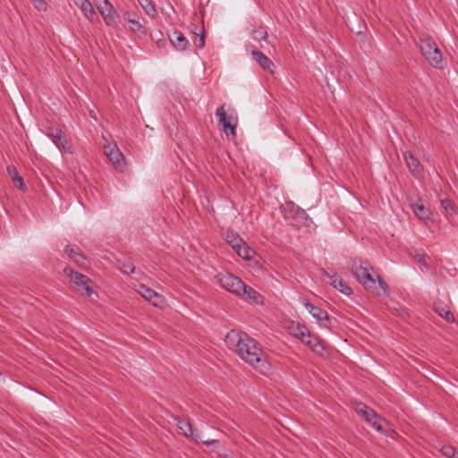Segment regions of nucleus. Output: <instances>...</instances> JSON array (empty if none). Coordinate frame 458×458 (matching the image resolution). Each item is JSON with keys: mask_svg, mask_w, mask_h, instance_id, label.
I'll list each match as a JSON object with an SVG mask.
<instances>
[{"mask_svg": "<svg viewBox=\"0 0 458 458\" xmlns=\"http://www.w3.org/2000/svg\"><path fill=\"white\" fill-rule=\"evenodd\" d=\"M225 343L230 350L260 374L267 375L271 372V364L259 344L248 334L233 329L226 334Z\"/></svg>", "mask_w": 458, "mask_h": 458, "instance_id": "1", "label": "nucleus"}, {"mask_svg": "<svg viewBox=\"0 0 458 458\" xmlns=\"http://www.w3.org/2000/svg\"><path fill=\"white\" fill-rule=\"evenodd\" d=\"M351 270L357 280L366 288H372L376 284V279L371 276L372 267L368 261L354 259L351 261Z\"/></svg>", "mask_w": 458, "mask_h": 458, "instance_id": "2", "label": "nucleus"}, {"mask_svg": "<svg viewBox=\"0 0 458 458\" xmlns=\"http://www.w3.org/2000/svg\"><path fill=\"white\" fill-rule=\"evenodd\" d=\"M420 52L427 61L433 67L441 68L443 64V55L437 44L432 38H427L420 39Z\"/></svg>", "mask_w": 458, "mask_h": 458, "instance_id": "3", "label": "nucleus"}, {"mask_svg": "<svg viewBox=\"0 0 458 458\" xmlns=\"http://www.w3.org/2000/svg\"><path fill=\"white\" fill-rule=\"evenodd\" d=\"M216 116L218 123L223 126L225 133L228 135H235V130L237 126V116L234 114V111L227 114L225 110V105L220 106L216 111Z\"/></svg>", "mask_w": 458, "mask_h": 458, "instance_id": "4", "label": "nucleus"}, {"mask_svg": "<svg viewBox=\"0 0 458 458\" xmlns=\"http://www.w3.org/2000/svg\"><path fill=\"white\" fill-rule=\"evenodd\" d=\"M174 420L176 422L178 428L186 437H189L194 440L195 442H201L208 446L217 442L216 439H203L201 437V435L193 428L192 425L190 423L189 420L179 416L174 417Z\"/></svg>", "mask_w": 458, "mask_h": 458, "instance_id": "5", "label": "nucleus"}, {"mask_svg": "<svg viewBox=\"0 0 458 458\" xmlns=\"http://www.w3.org/2000/svg\"><path fill=\"white\" fill-rule=\"evenodd\" d=\"M216 277L218 284L222 288L233 294L242 296V290L244 289V283L240 277L230 273H220Z\"/></svg>", "mask_w": 458, "mask_h": 458, "instance_id": "6", "label": "nucleus"}, {"mask_svg": "<svg viewBox=\"0 0 458 458\" xmlns=\"http://www.w3.org/2000/svg\"><path fill=\"white\" fill-rule=\"evenodd\" d=\"M64 274L70 277L71 282L78 287L77 291L82 295L90 296L93 293V290L89 286L90 280L87 276L74 271L70 267H65Z\"/></svg>", "mask_w": 458, "mask_h": 458, "instance_id": "7", "label": "nucleus"}, {"mask_svg": "<svg viewBox=\"0 0 458 458\" xmlns=\"http://www.w3.org/2000/svg\"><path fill=\"white\" fill-rule=\"evenodd\" d=\"M96 6L102 15L105 23L107 26L114 27L117 25L119 15L113 4L108 0H95Z\"/></svg>", "mask_w": 458, "mask_h": 458, "instance_id": "8", "label": "nucleus"}, {"mask_svg": "<svg viewBox=\"0 0 458 458\" xmlns=\"http://www.w3.org/2000/svg\"><path fill=\"white\" fill-rule=\"evenodd\" d=\"M104 152L114 165V167L123 172L125 168V161L123 153L117 148L116 145H106L104 147Z\"/></svg>", "mask_w": 458, "mask_h": 458, "instance_id": "9", "label": "nucleus"}, {"mask_svg": "<svg viewBox=\"0 0 458 458\" xmlns=\"http://www.w3.org/2000/svg\"><path fill=\"white\" fill-rule=\"evenodd\" d=\"M136 291L154 307L160 308L165 303V298L161 294L144 284H139Z\"/></svg>", "mask_w": 458, "mask_h": 458, "instance_id": "10", "label": "nucleus"}, {"mask_svg": "<svg viewBox=\"0 0 458 458\" xmlns=\"http://www.w3.org/2000/svg\"><path fill=\"white\" fill-rule=\"evenodd\" d=\"M301 343L308 345L312 352L319 356L324 357L328 354L324 341H322L318 336L312 335L310 331L308 332L305 340L301 341Z\"/></svg>", "mask_w": 458, "mask_h": 458, "instance_id": "11", "label": "nucleus"}, {"mask_svg": "<svg viewBox=\"0 0 458 458\" xmlns=\"http://www.w3.org/2000/svg\"><path fill=\"white\" fill-rule=\"evenodd\" d=\"M305 307L310 315L316 318L320 327L329 328L331 318L326 310L311 303H306Z\"/></svg>", "mask_w": 458, "mask_h": 458, "instance_id": "12", "label": "nucleus"}, {"mask_svg": "<svg viewBox=\"0 0 458 458\" xmlns=\"http://www.w3.org/2000/svg\"><path fill=\"white\" fill-rule=\"evenodd\" d=\"M246 50L250 51L252 55V58L265 70L271 73H273V68L275 67L273 62L265 55L259 50H257L255 47L251 44L246 47Z\"/></svg>", "mask_w": 458, "mask_h": 458, "instance_id": "13", "label": "nucleus"}, {"mask_svg": "<svg viewBox=\"0 0 458 458\" xmlns=\"http://www.w3.org/2000/svg\"><path fill=\"white\" fill-rule=\"evenodd\" d=\"M404 160L407 167L414 177L420 178L422 176L423 167L411 152L409 151L404 153Z\"/></svg>", "mask_w": 458, "mask_h": 458, "instance_id": "14", "label": "nucleus"}, {"mask_svg": "<svg viewBox=\"0 0 458 458\" xmlns=\"http://www.w3.org/2000/svg\"><path fill=\"white\" fill-rule=\"evenodd\" d=\"M434 310L446 322L454 323L455 321L454 313L450 310L448 305L444 301L439 300L436 301L434 302Z\"/></svg>", "mask_w": 458, "mask_h": 458, "instance_id": "15", "label": "nucleus"}, {"mask_svg": "<svg viewBox=\"0 0 458 458\" xmlns=\"http://www.w3.org/2000/svg\"><path fill=\"white\" fill-rule=\"evenodd\" d=\"M287 329L290 335L298 338L301 342L305 340L310 331L306 326L296 321H291L287 326Z\"/></svg>", "mask_w": 458, "mask_h": 458, "instance_id": "16", "label": "nucleus"}, {"mask_svg": "<svg viewBox=\"0 0 458 458\" xmlns=\"http://www.w3.org/2000/svg\"><path fill=\"white\" fill-rule=\"evenodd\" d=\"M169 39L174 48L180 51L186 50L189 46L188 39L178 30L173 31L169 36Z\"/></svg>", "mask_w": 458, "mask_h": 458, "instance_id": "17", "label": "nucleus"}, {"mask_svg": "<svg viewBox=\"0 0 458 458\" xmlns=\"http://www.w3.org/2000/svg\"><path fill=\"white\" fill-rule=\"evenodd\" d=\"M410 207L419 219L428 220L430 218V210L422 204L420 199L416 202H411Z\"/></svg>", "mask_w": 458, "mask_h": 458, "instance_id": "18", "label": "nucleus"}, {"mask_svg": "<svg viewBox=\"0 0 458 458\" xmlns=\"http://www.w3.org/2000/svg\"><path fill=\"white\" fill-rule=\"evenodd\" d=\"M75 4L81 8V12L88 20H95L97 14L92 4L89 0H76Z\"/></svg>", "mask_w": 458, "mask_h": 458, "instance_id": "19", "label": "nucleus"}, {"mask_svg": "<svg viewBox=\"0 0 458 458\" xmlns=\"http://www.w3.org/2000/svg\"><path fill=\"white\" fill-rule=\"evenodd\" d=\"M320 274H321L323 280L326 283L329 284L334 288L336 287V285L338 284V280H341V276L333 269H328V270L322 269L320 271Z\"/></svg>", "mask_w": 458, "mask_h": 458, "instance_id": "20", "label": "nucleus"}, {"mask_svg": "<svg viewBox=\"0 0 458 458\" xmlns=\"http://www.w3.org/2000/svg\"><path fill=\"white\" fill-rule=\"evenodd\" d=\"M125 20L130 23V30L132 32L138 33L141 36H145L147 34L145 27L138 20L131 18L129 13H127Z\"/></svg>", "mask_w": 458, "mask_h": 458, "instance_id": "21", "label": "nucleus"}, {"mask_svg": "<svg viewBox=\"0 0 458 458\" xmlns=\"http://www.w3.org/2000/svg\"><path fill=\"white\" fill-rule=\"evenodd\" d=\"M7 173L16 184V187L20 190H24L23 179L20 176L17 168L14 165H9L7 166Z\"/></svg>", "mask_w": 458, "mask_h": 458, "instance_id": "22", "label": "nucleus"}, {"mask_svg": "<svg viewBox=\"0 0 458 458\" xmlns=\"http://www.w3.org/2000/svg\"><path fill=\"white\" fill-rule=\"evenodd\" d=\"M241 297H245V299L251 301L254 303H259L261 299V295L256 290L247 286L245 284L244 289L242 290Z\"/></svg>", "mask_w": 458, "mask_h": 458, "instance_id": "23", "label": "nucleus"}, {"mask_svg": "<svg viewBox=\"0 0 458 458\" xmlns=\"http://www.w3.org/2000/svg\"><path fill=\"white\" fill-rule=\"evenodd\" d=\"M138 2L148 16L150 18L157 16V11L152 0H138Z\"/></svg>", "mask_w": 458, "mask_h": 458, "instance_id": "24", "label": "nucleus"}, {"mask_svg": "<svg viewBox=\"0 0 458 458\" xmlns=\"http://www.w3.org/2000/svg\"><path fill=\"white\" fill-rule=\"evenodd\" d=\"M55 145L61 150L65 153L72 154V147L70 141L65 138L64 133L60 135V139H56L54 141Z\"/></svg>", "mask_w": 458, "mask_h": 458, "instance_id": "25", "label": "nucleus"}, {"mask_svg": "<svg viewBox=\"0 0 458 458\" xmlns=\"http://www.w3.org/2000/svg\"><path fill=\"white\" fill-rule=\"evenodd\" d=\"M226 242L235 250L239 246L244 242L238 233L233 232H227L225 234Z\"/></svg>", "mask_w": 458, "mask_h": 458, "instance_id": "26", "label": "nucleus"}, {"mask_svg": "<svg viewBox=\"0 0 458 458\" xmlns=\"http://www.w3.org/2000/svg\"><path fill=\"white\" fill-rule=\"evenodd\" d=\"M235 251L237 252V254L242 258L243 259H246V260H250L254 255V250L252 249H250L247 244L246 242H242L239 248H237L235 250Z\"/></svg>", "mask_w": 458, "mask_h": 458, "instance_id": "27", "label": "nucleus"}, {"mask_svg": "<svg viewBox=\"0 0 458 458\" xmlns=\"http://www.w3.org/2000/svg\"><path fill=\"white\" fill-rule=\"evenodd\" d=\"M251 35L254 40L257 41H267L268 38L267 30L263 26H258L252 29Z\"/></svg>", "mask_w": 458, "mask_h": 458, "instance_id": "28", "label": "nucleus"}, {"mask_svg": "<svg viewBox=\"0 0 458 458\" xmlns=\"http://www.w3.org/2000/svg\"><path fill=\"white\" fill-rule=\"evenodd\" d=\"M355 411L359 415L362 416L365 420L371 417L375 418V411L361 403L356 405Z\"/></svg>", "mask_w": 458, "mask_h": 458, "instance_id": "29", "label": "nucleus"}, {"mask_svg": "<svg viewBox=\"0 0 458 458\" xmlns=\"http://www.w3.org/2000/svg\"><path fill=\"white\" fill-rule=\"evenodd\" d=\"M441 207L445 210V214L446 217H452L455 215V208L454 204L448 199H441Z\"/></svg>", "mask_w": 458, "mask_h": 458, "instance_id": "30", "label": "nucleus"}, {"mask_svg": "<svg viewBox=\"0 0 458 458\" xmlns=\"http://www.w3.org/2000/svg\"><path fill=\"white\" fill-rule=\"evenodd\" d=\"M64 252L68 255V257L77 264H81V260L84 259V257L75 250L73 248L70 246H66L64 249Z\"/></svg>", "mask_w": 458, "mask_h": 458, "instance_id": "31", "label": "nucleus"}, {"mask_svg": "<svg viewBox=\"0 0 458 458\" xmlns=\"http://www.w3.org/2000/svg\"><path fill=\"white\" fill-rule=\"evenodd\" d=\"M412 257L414 259L420 263L426 270H428L430 268V266L427 262V256L425 253L416 250L413 252H411Z\"/></svg>", "mask_w": 458, "mask_h": 458, "instance_id": "32", "label": "nucleus"}, {"mask_svg": "<svg viewBox=\"0 0 458 458\" xmlns=\"http://www.w3.org/2000/svg\"><path fill=\"white\" fill-rule=\"evenodd\" d=\"M368 423H369L375 429L381 432L383 430L382 423L385 422V420L377 415L375 411V418L371 417L366 420Z\"/></svg>", "mask_w": 458, "mask_h": 458, "instance_id": "33", "label": "nucleus"}, {"mask_svg": "<svg viewBox=\"0 0 458 458\" xmlns=\"http://www.w3.org/2000/svg\"><path fill=\"white\" fill-rule=\"evenodd\" d=\"M63 133L62 130L57 127V126H55L53 124H50L48 126L46 127V134L51 138L53 140V142L56 140V139H60V135Z\"/></svg>", "mask_w": 458, "mask_h": 458, "instance_id": "34", "label": "nucleus"}, {"mask_svg": "<svg viewBox=\"0 0 458 458\" xmlns=\"http://www.w3.org/2000/svg\"><path fill=\"white\" fill-rule=\"evenodd\" d=\"M335 289L347 296H350L352 293V289L342 278L341 280H338Z\"/></svg>", "mask_w": 458, "mask_h": 458, "instance_id": "35", "label": "nucleus"}, {"mask_svg": "<svg viewBox=\"0 0 458 458\" xmlns=\"http://www.w3.org/2000/svg\"><path fill=\"white\" fill-rule=\"evenodd\" d=\"M193 44L198 48H202L205 46V34L200 31L199 33L194 32V40Z\"/></svg>", "mask_w": 458, "mask_h": 458, "instance_id": "36", "label": "nucleus"}, {"mask_svg": "<svg viewBox=\"0 0 458 458\" xmlns=\"http://www.w3.org/2000/svg\"><path fill=\"white\" fill-rule=\"evenodd\" d=\"M119 269L123 274H132L135 273V267L133 264L129 262H123L120 265Z\"/></svg>", "mask_w": 458, "mask_h": 458, "instance_id": "37", "label": "nucleus"}, {"mask_svg": "<svg viewBox=\"0 0 458 458\" xmlns=\"http://www.w3.org/2000/svg\"><path fill=\"white\" fill-rule=\"evenodd\" d=\"M442 454L448 458H455V449L452 445H444L441 449Z\"/></svg>", "mask_w": 458, "mask_h": 458, "instance_id": "38", "label": "nucleus"}, {"mask_svg": "<svg viewBox=\"0 0 458 458\" xmlns=\"http://www.w3.org/2000/svg\"><path fill=\"white\" fill-rule=\"evenodd\" d=\"M30 2L34 4L35 8L38 11H46L47 10V3L45 0H30Z\"/></svg>", "mask_w": 458, "mask_h": 458, "instance_id": "39", "label": "nucleus"}, {"mask_svg": "<svg viewBox=\"0 0 458 458\" xmlns=\"http://www.w3.org/2000/svg\"><path fill=\"white\" fill-rule=\"evenodd\" d=\"M377 283L385 293H389L390 289L387 284L380 276H377Z\"/></svg>", "mask_w": 458, "mask_h": 458, "instance_id": "40", "label": "nucleus"}, {"mask_svg": "<svg viewBox=\"0 0 458 458\" xmlns=\"http://www.w3.org/2000/svg\"><path fill=\"white\" fill-rule=\"evenodd\" d=\"M90 115L94 118V119H97L96 115L94 114H92V112L90 113Z\"/></svg>", "mask_w": 458, "mask_h": 458, "instance_id": "41", "label": "nucleus"}, {"mask_svg": "<svg viewBox=\"0 0 458 458\" xmlns=\"http://www.w3.org/2000/svg\"><path fill=\"white\" fill-rule=\"evenodd\" d=\"M301 213L302 215H305V211H304V210H301Z\"/></svg>", "mask_w": 458, "mask_h": 458, "instance_id": "42", "label": "nucleus"}, {"mask_svg": "<svg viewBox=\"0 0 458 458\" xmlns=\"http://www.w3.org/2000/svg\"><path fill=\"white\" fill-rule=\"evenodd\" d=\"M455 458H458V455Z\"/></svg>", "mask_w": 458, "mask_h": 458, "instance_id": "43", "label": "nucleus"}]
</instances>
